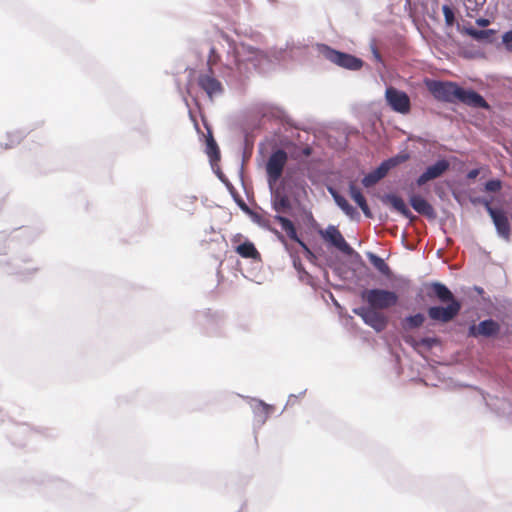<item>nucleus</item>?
<instances>
[{"mask_svg":"<svg viewBox=\"0 0 512 512\" xmlns=\"http://www.w3.org/2000/svg\"><path fill=\"white\" fill-rule=\"evenodd\" d=\"M426 87L433 97L441 102H461L474 108H488L486 100L473 90L461 88L451 81L426 80Z\"/></svg>","mask_w":512,"mask_h":512,"instance_id":"f257e3e1","label":"nucleus"},{"mask_svg":"<svg viewBox=\"0 0 512 512\" xmlns=\"http://www.w3.org/2000/svg\"><path fill=\"white\" fill-rule=\"evenodd\" d=\"M363 300L377 310H384L395 306L398 303V295L384 289H367L362 293Z\"/></svg>","mask_w":512,"mask_h":512,"instance_id":"f03ea898","label":"nucleus"},{"mask_svg":"<svg viewBox=\"0 0 512 512\" xmlns=\"http://www.w3.org/2000/svg\"><path fill=\"white\" fill-rule=\"evenodd\" d=\"M199 88L205 92L210 101L224 93L222 82L215 76L213 70H207L198 74L196 79Z\"/></svg>","mask_w":512,"mask_h":512,"instance_id":"7ed1b4c3","label":"nucleus"},{"mask_svg":"<svg viewBox=\"0 0 512 512\" xmlns=\"http://www.w3.org/2000/svg\"><path fill=\"white\" fill-rule=\"evenodd\" d=\"M385 99L393 111L403 115L410 113L411 101L406 92L390 86L386 88Z\"/></svg>","mask_w":512,"mask_h":512,"instance_id":"20e7f679","label":"nucleus"},{"mask_svg":"<svg viewBox=\"0 0 512 512\" xmlns=\"http://www.w3.org/2000/svg\"><path fill=\"white\" fill-rule=\"evenodd\" d=\"M287 159V153L282 149H278L271 154L266 164V172L270 184H275L281 178Z\"/></svg>","mask_w":512,"mask_h":512,"instance_id":"39448f33","label":"nucleus"},{"mask_svg":"<svg viewBox=\"0 0 512 512\" xmlns=\"http://www.w3.org/2000/svg\"><path fill=\"white\" fill-rule=\"evenodd\" d=\"M484 206L493 220L497 233L506 241L510 240L511 225L506 213L502 209L493 208L489 201H484Z\"/></svg>","mask_w":512,"mask_h":512,"instance_id":"423d86ee","label":"nucleus"},{"mask_svg":"<svg viewBox=\"0 0 512 512\" xmlns=\"http://www.w3.org/2000/svg\"><path fill=\"white\" fill-rule=\"evenodd\" d=\"M461 303L459 301H453L446 307L443 306H432L427 310L428 316L431 320L439 323H448L452 321L460 312Z\"/></svg>","mask_w":512,"mask_h":512,"instance_id":"0eeeda50","label":"nucleus"},{"mask_svg":"<svg viewBox=\"0 0 512 512\" xmlns=\"http://www.w3.org/2000/svg\"><path fill=\"white\" fill-rule=\"evenodd\" d=\"M259 51L251 46L240 44L234 48V64L239 74L247 72L246 62L257 58Z\"/></svg>","mask_w":512,"mask_h":512,"instance_id":"6e6552de","label":"nucleus"},{"mask_svg":"<svg viewBox=\"0 0 512 512\" xmlns=\"http://www.w3.org/2000/svg\"><path fill=\"white\" fill-rule=\"evenodd\" d=\"M317 51L320 56L337 64L340 67L352 69V55L339 52L325 44H318Z\"/></svg>","mask_w":512,"mask_h":512,"instance_id":"1a4fd4ad","label":"nucleus"},{"mask_svg":"<svg viewBox=\"0 0 512 512\" xmlns=\"http://www.w3.org/2000/svg\"><path fill=\"white\" fill-rule=\"evenodd\" d=\"M500 332V325L498 322L487 319L481 321L478 325H471L468 329L469 337H493L496 336Z\"/></svg>","mask_w":512,"mask_h":512,"instance_id":"9d476101","label":"nucleus"},{"mask_svg":"<svg viewBox=\"0 0 512 512\" xmlns=\"http://www.w3.org/2000/svg\"><path fill=\"white\" fill-rule=\"evenodd\" d=\"M450 167V163L445 160H438L435 164L429 166L417 179V185L422 186L428 181L442 176Z\"/></svg>","mask_w":512,"mask_h":512,"instance_id":"9b49d317","label":"nucleus"},{"mask_svg":"<svg viewBox=\"0 0 512 512\" xmlns=\"http://www.w3.org/2000/svg\"><path fill=\"white\" fill-rule=\"evenodd\" d=\"M366 324L373 327L376 331L380 332L387 326V317L377 309L371 308L363 310L359 313Z\"/></svg>","mask_w":512,"mask_h":512,"instance_id":"f8f14e48","label":"nucleus"},{"mask_svg":"<svg viewBox=\"0 0 512 512\" xmlns=\"http://www.w3.org/2000/svg\"><path fill=\"white\" fill-rule=\"evenodd\" d=\"M323 239L333 245L335 248L346 254H351L352 250L349 244L345 241L340 231L330 226L324 232H322Z\"/></svg>","mask_w":512,"mask_h":512,"instance_id":"ddd939ff","label":"nucleus"},{"mask_svg":"<svg viewBox=\"0 0 512 512\" xmlns=\"http://www.w3.org/2000/svg\"><path fill=\"white\" fill-rule=\"evenodd\" d=\"M382 202L385 204H389L394 210L399 212L405 218H413L411 211L408 209L404 200L401 197L395 194H387L382 197Z\"/></svg>","mask_w":512,"mask_h":512,"instance_id":"4468645a","label":"nucleus"},{"mask_svg":"<svg viewBox=\"0 0 512 512\" xmlns=\"http://www.w3.org/2000/svg\"><path fill=\"white\" fill-rule=\"evenodd\" d=\"M409 158H410V156L408 153L398 154L394 157H391V158L383 161L376 168V171L380 174V177L384 178L392 168L406 162Z\"/></svg>","mask_w":512,"mask_h":512,"instance_id":"2eb2a0df","label":"nucleus"},{"mask_svg":"<svg viewBox=\"0 0 512 512\" xmlns=\"http://www.w3.org/2000/svg\"><path fill=\"white\" fill-rule=\"evenodd\" d=\"M410 204L413 207V209L416 212H418L419 214H422V215H425L428 217H433L435 214L434 208L432 207V205L427 200H425L423 197H421L419 195H412L410 197Z\"/></svg>","mask_w":512,"mask_h":512,"instance_id":"dca6fc26","label":"nucleus"},{"mask_svg":"<svg viewBox=\"0 0 512 512\" xmlns=\"http://www.w3.org/2000/svg\"><path fill=\"white\" fill-rule=\"evenodd\" d=\"M433 294L442 303L450 304L453 301H458L453 293L442 283L434 282L431 284Z\"/></svg>","mask_w":512,"mask_h":512,"instance_id":"f3484780","label":"nucleus"},{"mask_svg":"<svg viewBox=\"0 0 512 512\" xmlns=\"http://www.w3.org/2000/svg\"><path fill=\"white\" fill-rule=\"evenodd\" d=\"M235 252L242 258L260 260L261 255L256 249L255 245L251 241H245L242 244L235 247Z\"/></svg>","mask_w":512,"mask_h":512,"instance_id":"a211bd4d","label":"nucleus"},{"mask_svg":"<svg viewBox=\"0 0 512 512\" xmlns=\"http://www.w3.org/2000/svg\"><path fill=\"white\" fill-rule=\"evenodd\" d=\"M274 220L277 221L280 225L282 230L286 233V235L293 241L300 243L301 245H304L302 241L299 239L297 235V231L295 228V225L293 222L281 215H275Z\"/></svg>","mask_w":512,"mask_h":512,"instance_id":"6ab92c4d","label":"nucleus"},{"mask_svg":"<svg viewBox=\"0 0 512 512\" xmlns=\"http://www.w3.org/2000/svg\"><path fill=\"white\" fill-rule=\"evenodd\" d=\"M274 220L277 221L280 225L282 230L286 233V235L293 241L300 243L301 245H304L302 241L299 239L297 235V231L295 228V225L293 222L281 215H275Z\"/></svg>","mask_w":512,"mask_h":512,"instance_id":"aec40b11","label":"nucleus"},{"mask_svg":"<svg viewBox=\"0 0 512 512\" xmlns=\"http://www.w3.org/2000/svg\"><path fill=\"white\" fill-rule=\"evenodd\" d=\"M465 34L469 35L471 38L477 41H487L491 42L496 33L495 30H477L473 27H464Z\"/></svg>","mask_w":512,"mask_h":512,"instance_id":"412c9836","label":"nucleus"},{"mask_svg":"<svg viewBox=\"0 0 512 512\" xmlns=\"http://www.w3.org/2000/svg\"><path fill=\"white\" fill-rule=\"evenodd\" d=\"M206 153L211 161L220 159V151L211 131H208V137L206 139Z\"/></svg>","mask_w":512,"mask_h":512,"instance_id":"4be33fe9","label":"nucleus"},{"mask_svg":"<svg viewBox=\"0 0 512 512\" xmlns=\"http://www.w3.org/2000/svg\"><path fill=\"white\" fill-rule=\"evenodd\" d=\"M369 259H370V262L372 263V265L383 275L385 276H390L391 274V269L390 267L386 264V262L384 261V259H382L381 257L373 254V253H369Z\"/></svg>","mask_w":512,"mask_h":512,"instance_id":"5701e85b","label":"nucleus"},{"mask_svg":"<svg viewBox=\"0 0 512 512\" xmlns=\"http://www.w3.org/2000/svg\"><path fill=\"white\" fill-rule=\"evenodd\" d=\"M273 208L277 213L287 212L291 208L290 200L285 195H276L273 201Z\"/></svg>","mask_w":512,"mask_h":512,"instance_id":"b1692460","label":"nucleus"},{"mask_svg":"<svg viewBox=\"0 0 512 512\" xmlns=\"http://www.w3.org/2000/svg\"><path fill=\"white\" fill-rule=\"evenodd\" d=\"M354 202L361 208L364 215L368 218H372V212L366 202L365 197L360 191L354 189Z\"/></svg>","mask_w":512,"mask_h":512,"instance_id":"393cba45","label":"nucleus"},{"mask_svg":"<svg viewBox=\"0 0 512 512\" xmlns=\"http://www.w3.org/2000/svg\"><path fill=\"white\" fill-rule=\"evenodd\" d=\"M425 317L421 313L409 316L405 319V323L408 328H418L423 325Z\"/></svg>","mask_w":512,"mask_h":512,"instance_id":"a878e982","label":"nucleus"},{"mask_svg":"<svg viewBox=\"0 0 512 512\" xmlns=\"http://www.w3.org/2000/svg\"><path fill=\"white\" fill-rule=\"evenodd\" d=\"M220 59V54L217 52L216 48L211 47L207 59L208 70H213V67L219 63Z\"/></svg>","mask_w":512,"mask_h":512,"instance_id":"bb28decb","label":"nucleus"},{"mask_svg":"<svg viewBox=\"0 0 512 512\" xmlns=\"http://www.w3.org/2000/svg\"><path fill=\"white\" fill-rule=\"evenodd\" d=\"M336 203L346 212V214H352V208L348 202L340 195L336 194L332 189L330 190Z\"/></svg>","mask_w":512,"mask_h":512,"instance_id":"cd10ccee","label":"nucleus"},{"mask_svg":"<svg viewBox=\"0 0 512 512\" xmlns=\"http://www.w3.org/2000/svg\"><path fill=\"white\" fill-rule=\"evenodd\" d=\"M442 12H443L446 24L448 26H452L455 22V15H454L453 9L448 5H444L442 7Z\"/></svg>","mask_w":512,"mask_h":512,"instance_id":"c85d7f7f","label":"nucleus"},{"mask_svg":"<svg viewBox=\"0 0 512 512\" xmlns=\"http://www.w3.org/2000/svg\"><path fill=\"white\" fill-rule=\"evenodd\" d=\"M502 188V183L498 179L489 180L485 184V190L488 192H498Z\"/></svg>","mask_w":512,"mask_h":512,"instance_id":"c756f323","label":"nucleus"},{"mask_svg":"<svg viewBox=\"0 0 512 512\" xmlns=\"http://www.w3.org/2000/svg\"><path fill=\"white\" fill-rule=\"evenodd\" d=\"M255 410L263 414L266 418L273 411V407L264 403L263 401H259L255 406Z\"/></svg>","mask_w":512,"mask_h":512,"instance_id":"7c9ffc66","label":"nucleus"},{"mask_svg":"<svg viewBox=\"0 0 512 512\" xmlns=\"http://www.w3.org/2000/svg\"><path fill=\"white\" fill-rule=\"evenodd\" d=\"M379 180H376L374 173L371 171L362 180V184L365 187H371L375 185Z\"/></svg>","mask_w":512,"mask_h":512,"instance_id":"2f4dec72","label":"nucleus"},{"mask_svg":"<svg viewBox=\"0 0 512 512\" xmlns=\"http://www.w3.org/2000/svg\"><path fill=\"white\" fill-rule=\"evenodd\" d=\"M353 257H354V273L362 268L366 269V266L363 263L361 256L357 252L354 251Z\"/></svg>","mask_w":512,"mask_h":512,"instance_id":"473e14b6","label":"nucleus"},{"mask_svg":"<svg viewBox=\"0 0 512 512\" xmlns=\"http://www.w3.org/2000/svg\"><path fill=\"white\" fill-rule=\"evenodd\" d=\"M502 41L506 49L512 51V29L503 35Z\"/></svg>","mask_w":512,"mask_h":512,"instance_id":"72a5a7b5","label":"nucleus"},{"mask_svg":"<svg viewBox=\"0 0 512 512\" xmlns=\"http://www.w3.org/2000/svg\"><path fill=\"white\" fill-rule=\"evenodd\" d=\"M470 3H471V0H466V2H465L466 9L474 11L477 9V6L484 4L485 0H475V6H471Z\"/></svg>","mask_w":512,"mask_h":512,"instance_id":"f704fd0d","label":"nucleus"},{"mask_svg":"<svg viewBox=\"0 0 512 512\" xmlns=\"http://www.w3.org/2000/svg\"><path fill=\"white\" fill-rule=\"evenodd\" d=\"M476 24L481 27H487L490 25V20L486 18H478L476 19Z\"/></svg>","mask_w":512,"mask_h":512,"instance_id":"c9c22d12","label":"nucleus"},{"mask_svg":"<svg viewBox=\"0 0 512 512\" xmlns=\"http://www.w3.org/2000/svg\"><path fill=\"white\" fill-rule=\"evenodd\" d=\"M363 62L361 59L354 57V70H358L362 67Z\"/></svg>","mask_w":512,"mask_h":512,"instance_id":"e433bc0d","label":"nucleus"},{"mask_svg":"<svg viewBox=\"0 0 512 512\" xmlns=\"http://www.w3.org/2000/svg\"><path fill=\"white\" fill-rule=\"evenodd\" d=\"M373 55L377 61H381V55L376 48H373Z\"/></svg>","mask_w":512,"mask_h":512,"instance_id":"4c0bfd02","label":"nucleus"},{"mask_svg":"<svg viewBox=\"0 0 512 512\" xmlns=\"http://www.w3.org/2000/svg\"><path fill=\"white\" fill-rule=\"evenodd\" d=\"M331 299H332L333 303L335 304V306L340 310V314H341L342 313V307L337 302V300L333 297V295H331Z\"/></svg>","mask_w":512,"mask_h":512,"instance_id":"58836bf2","label":"nucleus"},{"mask_svg":"<svg viewBox=\"0 0 512 512\" xmlns=\"http://www.w3.org/2000/svg\"><path fill=\"white\" fill-rule=\"evenodd\" d=\"M477 175H478V171L477 170H472V171L469 172L468 177L469 178H474Z\"/></svg>","mask_w":512,"mask_h":512,"instance_id":"ea45409f","label":"nucleus"},{"mask_svg":"<svg viewBox=\"0 0 512 512\" xmlns=\"http://www.w3.org/2000/svg\"><path fill=\"white\" fill-rule=\"evenodd\" d=\"M372 172L374 173L376 180L380 181L381 179H383V177H380V174L376 171V169L373 170Z\"/></svg>","mask_w":512,"mask_h":512,"instance_id":"a19ab883","label":"nucleus"},{"mask_svg":"<svg viewBox=\"0 0 512 512\" xmlns=\"http://www.w3.org/2000/svg\"><path fill=\"white\" fill-rule=\"evenodd\" d=\"M304 153H305L306 155H310V149H309V148H306V149L304 150Z\"/></svg>","mask_w":512,"mask_h":512,"instance_id":"79ce46f5","label":"nucleus"}]
</instances>
